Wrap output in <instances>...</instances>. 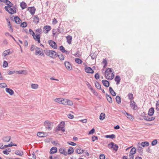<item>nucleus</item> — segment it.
Here are the masks:
<instances>
[{"label": "nucleus", "instance_id": "obj_1", "mask_svg": "<svg viewBox=\"0 0 159 159\" xmlns=\"http://www.w3.org/2000/svg\"><path fill=\"white\" fill-rule=\"evenodd\" d=\"M44 53L51 58L55 59L57 57V53L53 50L45 49L43 50Z\"/></svg>", "mask_w": 159, "mask_h": 159}, {"label": "nucleus", "instance_id": "obj_2", "mask_svg": "<svg viewBox=\"0 0 159 159\" xmlns=\"http://www.w3.org/2000/svg\"><path fill=\"white\" fill-rule=\"evenodd\" d=\"M36 32L38 33H36L35 36V38H34V39L36 41H37L38 43H40V35L42 33V30L41 28H38L36 30Z\"/></svg>", "mask_w": 159, "mask_h": 159}, {"label": "nucleus", "instance_id": "obj_3", "mask_svg": "<svg viewBox=\"0 0 159 159\" xmlns=\"http://www.w3.org/2000/svg\"><path fill=\"white\" fill-rule=\"evenodd\" d=\"M151 80L153 83L157 84L159 80V75L158 74L154 73L151 76Z\"/></svg>", "mask_w": 159, "mask_h": 159}, {"label": "nucleus", "instance_id": "obj_4", "mask_svg": "<svg viewBox=\"0 0 159 159\" xmlns=\"http://www.w3.org/2000/svg\"><path fill=\"white\" fill-rule=\"evenodd\" d=\"M53 124L52 122H51L49 121L46 120L44 122V125L45 126L46 129L50 130L52 129L51 126Z\"/></svg>", "mask_w": 159, "mask_h": 159}, {"label": "nucleus", "instance_id": "obj_5", "mask_svg": "<svg viewBox=\"0 0 159 159\" xmlns=\"http://www.w3.org/2000/svg\"><path fill=\"white\" fill-rule=\"evenodd\" d=\"M108 146L109 148H113L114 150L116 151L118 150V146L112 142H111L109 143L108 144Z\"/></svg>", "mask_w": 159, "mask_h": 159}, {"label": "nucleus", "instance_id": "obj_6", "mask_svg": "<svg viewBox=\"0 0 159 159\" xmlns=\"http://www.w3.org/2000/svg\"><path fill=\"white\" fill-rule=\"evenodd\" d=\"M48 43L50 46L53 48L57 49V46L56 43L54 41L52 40H49L48 41Z\"/></svg>", "mask_w": 159, "mask_h": 159}, {"label": "nucleus", "instance_id": "obj_7", "mask_svg": "<svg viewBox=\"0 0 159 159\" xmlns=\"http://www.w3.org/2000/svg\"><path fill=\"white\" fill-rule=\"evenodd\" d=\"M64 64L68 70H70L72 69V66L69 62L65 61Z\"/></svg>", "mask_w": 159, "mask_h": 159}, {"label": "nucleus", "instance_id": "obj_8", "mask_svg": "<svg viewBox=\"0 0 159 159\" xmlns=\"http://www.w3.org/2000/svg\"><path fill=\"white\" fill-rule=\"evenodd\" d=\"M130 106L133 110H136L138 108V107L134 101L130 100Z\"/></svg>", "mask_w": 159, "mask_h": 159}, {"label": "nucleus", "instance_id": "obj_9", "mask_svg": "<svg viewBox=\"0 0 159 159\" xmlns=\"http://www.w3.org/2000/svg\"><path fill=\"white\" fill-rule=\"evenodd\" d=\"M40 48H39L37 47L36 48L35 54L36 55L39 54V55L44 57V55L43 52L40 50Z\"/></svg>", "mask_w": 159, "mask_h": 159}, {"label": "nucleus", "instance_id": "obj_10", "mask_svg": "<svg viewBox=\"0 0 159 159\" xmlns=\"http://www.w3.org/2000/svg\"><path fill=\"white\" fill-rule=\"evenodd\" d=\"M51 27L49 25H46L43 27V32L45 34H47L51 30Z\"/></svg>", "mask_w": 159, "mask_h": 159}, {"label": "nucleus", "instance_id": "obj_11", "mask_svg": "<svg viewBox=\"0 0 159 159\" xmlns=\"http://www.w3.org/2000/svg\"><path fill=\"white\" fill-rule=\"evenodd\" d=\"M85 71L88 73L93 74L94 72L93 70L90 67H85Z\"/></svg>", "mask_w": 159, "mask_h": 159}, {"label": "nucleus", "instance_id": "obj_12", "mask_svg": "<svg viewBox=\"0 0 159 159\" xmlns=\"http://www.w3.org/2000/svg\"><path fill=\"white\" fill-rule=\"evenodd\" d=\"M35 10V8L34 7H29L27 9V10L29 11V12L32 15H33L34 14Z\"/></svg>", "mask_w": 159, "mask_h": 159}, {"label": "nucleus", "instance_id": "obj_13", "mask_svg": "<svg viewBox=\"0 0 159 159\" xmlns=\"http://www.w3.org/2000/svg\"><path fill=\"white\" fill-rule=\"evenodd\" d=\"M155 118L154 117L148 116H145L143 117V119L147 121H151L155 120Z\"/></svg>", "mask_w": 159, "mask_h": 159}, {"label": "nucleus", "instance_id": "obj_14", "mask_svg": "<svg viewBox=\"0 0 159 159\" xmlns=\"http://www.w3.org/2000/svg\"><path fill=\"white\" fill-rule=\"evenodd\" d=\"M85 150H84L80 147L77 148L75 150V152L78 154H81L83 153Z\"/></svg>", "mask_w": 159, "mask_h": 159}, {"label": "nucleus", "instance_id": "obj_15", "mask_svg": "<svg viewBox=\"0 0 159 159\" xmlns=\"http://www.w3.org/2000/svg\"><path fill=\"white\" fill-rule=\"evenodd\" d=\"M154 112V108L153 107H152L149 110L148 115L150 116H152L153 115Z\"/></svg>", "mask_w": 159, "mask_h": 159}, {"label": "nucleus", "instance_id": "obj_16", "mask_svg": "<svg viewBox=\"0 0 159 159\" xmlns=\"http://www.w3.org/2000/svg\"><path fill=\"white\" fill-rule=\"evenodd\" d=\"M57 147H52L50 150V153L51 154H54L57 152Z\"/></svg>", "mask_w": 159, "mask_h": 159}, {"label": "nucleus", "instance_id": "obj_17", "mask_svg": "<svg viewBox=\"0 0 159 159\" xmlns=\"http://www.w3.org/2000/svg\"><path fill=\"white\" fill-rule=\"evenodd\" d=\"M12 53V52L10 51V49H8L4 51L2 53V56L5 57L8 54H10Z\"/></svg>", "mask_w": 159, "mask_h": 159}, {"label": "nucleus", "instance_id": "obj_18", "mask_svg": "<svg viewBox=\"0 0 159 159\" xmlns=\"http://www.w3.org/2000/svg\"><path fill=\"white\" fill-rule=\"evenodd\" d=\"M14 19L15 23L17 24H20L21 22V20L17 16H15Z\"/></svg>", "mask_w": 159, "mask_h": 159}, {"label": "nucleus", "instance_id": "obj_19", "mask_svg": "<svg viewBox=\"0 0 159 159\" xmlns=\"http://www.w3.org/2000/svg\"><path fill=\"white\" fill-rule=\"evenodd\" d=\"M102 82L103 85L106 87H108L110 85L109 82L106 80H102Z\"/></svg>", "mask_w": 159, "mask_h": 159}, {"label": "nucleus", "instance_id": "obj_20", "mask_svg": "<svg viewBox=\"0 0 159 159\" xmlns=\"http://www.w3.org/2000/svg\"><path fill=\"white\" fill-rule=\"evenodd\" d=\"M59 152H60L62 154H64L65 156H66L67 154V152L66 151L65 149L63 148H60L59 150Z\"/></svg>", "mask_w": 159, "mask_h": 159}, {"label": "nucleus", "instance_id": "obj_21", "mask_svg": "<svg viewBox=\"0 0 159 159\" xmlns=\"http://www.w3.org/2000/svg\"><path fill=\"white\" fill-rule=\"evenodd\" d=\"M121 80L120 77L119 75H116L115 78V80L116 82V84H119Z\"/></svg>", "mask_w": 159, "mask_h": 159}, {"label": "nucleus", "instance_id": "obj_22", "mask_svg": "<svg viewBox=\"0 0 159 159\" xmlns=\"http://www.w3.org/2000/svg\"><path fill=\"white\" fill-rule=\"evenodd\" d=\"M11 139V137L10 136H6L3 137L2 138V140L4 142H8Z\"/></svg>", "mask_w": 159, "mask_h": 159}, {"label": "nucleus", "instance_id": "obj_23", "mask_svg": "<svg viewBox=\"0 0 159 159\" xmlns=\"http://www.w3.org/2000/svg\"><path fill=\"white\" fill-rule=\"evenodd\" d=\"M16 74L26 75L27 74V71L26 70H19L16 71Z\"/></svg>", "mask_w": 159, "mask_h": 159}, {"label": "nucleus", "instance_id": "obj_24", "mask_svg": "<svg viewBox=\"0 0 159 159\" xmlns=\"http://www.w3.org/2000/svg\"><path fill=\"white\" fill-rule=\"evenodd\" d=\"M6 91L11 95H12L14 93L12 89L9 88H6Z\"/></svg>", "mask_w": 159, "mask_h": 159}, {"label": "nucleus", "instance_id": "obj_25", "mask_svg": "<svg viewBox=\"0 0 159 159\" xmlns=\"http://www.w3.org/2000/svg\"><path fill=\"white\" fill-rule=\"evenodd\" d=\"M106 97L107 101L110 103L112 102V100L111 97L110 95L108 94L107 93L106 94Z\"/></svg>", "mask_w": 159, "mask_h": 159}, {"label": "nucleus", "instance_id": "obj_26", "mask_svg": "<svg viewBox=\"0 0 159 159\" xmlns=\"http://www.w3.org/2000/svg\"><path fill=\"white\" fill-rule=\"evenodd\" d=\"M39 18L37 15L35 16L34 18V22L36 24H38L39 22Z\"/></svg>", "mask_w": 159, "mask_h": 159}, {"label": "nucleus", "instance_id": "obj_27", "mask_svg": "<svg viewBox=\"0 0 159 159\" xmlns=\"http://www.w3.org/2000/svg\"><path fill=\"white\" fill-rule=\"evenodd\" d=\"M109 90L110 93L113 96H115L116 95V93L114 91L112 88L111 87H110L109 88Z\"/></svg>", "mask_w": 159, "mask_h": 159}, {"label": "nucleus", "instance_id": "obj_28", "mask_svg": "<svg viewBox=\"0 0 159 159\" xmlns=\"http://www.w3.org/2000/svg\"><path fill=\"white\" fill-rule=\"evenodd\" d=\"M124 113L125 114L127 115L128 116L127 118L129 119L130 120H132L134 119L133 116L131 115L125 111H124Z\"/></svg>", "mask_w": 159, "mask_h": 159}, {"label": "nucleus", "instance_id": "obj_29", "mask_svg": "<svg viewBox=\"0 0 159 159\" xmlns=\"http://www.w3.org/2000/svg\"><path fill=\"white\" fill-rule=\"evenodd\" d=\"M105 138H110L112 139L115 138L116 136L114 134L111 135H107L105 136Z\"/></svg>", "mask_w": 159, "mask_h": 159}, {"label": "nucleus", "instance_id": "obj_30", "mask_svg": "<svg viewBox=\"0 0 159 159\" xmlns=\"http://www.w3.org/2000/svg\"><path fill=\"white\" fill-rule=\"evenodd\" d=\"M149 143L147 141L143 142L141 143V146L143 147L148 146L149 145Z\"/></svg>", "mask_w": 159, "mask_h": 159}, {"label": "nucleus", "instance_id": "obj_31", "mask_svg": "<svg viewBox=\"0 0 159 159\" xmlns=\"http://www.w3.org/2000/svg\"><path fill=\"white\" fill-rule=\"evenodd\" d=\"M11 151V149L10 148H8L2 151V152L5 154L8 155L9 154L8 152Z\"/></svg>", "mask_w": 159, "mask_h": 159}, {"label": "nucleus", "instance_id": "obj_32", "mask_svg": "<svg viewBox=\"0 0 159 159\" xmlns=\"http://www.w3.org/2000/svg\"><path fill=\"white\" fill-rule=\"evenodd\" d=\"M20 6L22 9H24L26 8L27 5L24 2H22L20 3Z\"/></svg>", "mask_w": 159, "mask_h": 159}, {"label": "nucleus", "instance_id": "obj_33", "mask_svg": "<svg viewBox=\"0 0 159 159\" xmlns=\"http://www.w3.org/2000/svg\"><path fill=\"white\" fill-rule=\"evenodd\" d=\"M15 153L17 155L21 156L23 154V152L22 151H20L19 150H16L15 152Z\"/></svg>", "mask_w": 159, "mask_h": 159}, {"label": "nucleus", "instance_id": "obj_34", "mask_svg": "<svg viewBox=\"0 0 159 159\" xmlns=\"http://www.w3.org/2000/svg\"><path fill=\"white\" fill-rule=\"evenodd\" d=\"M116 100L117 103L118 104H120L121 102V99L120 97L117 95L116 97Z\"/></svg>", "mask_w": 159, "mask_h": 159}, {"label": "nucleus", "instance_id": "obj_35", "mask_svg": "<svg viewBox=\"0 0 159 159\" xmlns=\"http://www.w3.org/2000/svg\"><path fill=\"white\" fill-rule=\"evenodd\" d=\"M95 87L99 89H101V85L99 82L96 81L95 82Z\"/></svg>", "mask_w": 159, "mask_h": 159}, {"label": "nucleus", "instance_id": "obj_36", "mask_svg": "<svg viewBox=\"0 0 159 159\" xmlns=\"http://www.w3.org/2000/svg\"><path fill=\"white\" fill-rule=\"evenodd\" d=\"M46 134V133L44 132H38L37 134V135L40 137H43L45 136V135Z\"/></svg>", "mask_w": 159, "mask_h": 159}, {"label": "nucleus", "instance_id": "obj_37", "mask_svg": "<svg viewBox=\"0 0 159 159\" xmlns=\"http://www.w3.org/2000/svg\"><path fill=\"white\" fill-rule=\"evenodd\" d=\"M5 3H6V4L9 7H13V4L8 0H6Z\"/></svg>", "mask_w": 159, "mask_h": 159}, {"label": "nucleus", "instance_id": "obj_38", "mask_svg": "<svg viewBox=\"0 0 159 159\" xmlns=\"http://www.w3.org/2000/svg\"><path fill=\"white\" fill-rule=\"evenodd\" d=\"M74 152V149L73 148L70 147L69 148L68 150V154L70 155L72 154Z\"/></svg>", "mask_w": 159, "mask_h": 159}, {"label": "nucleus", "instance_id": "obj_39", "mask_svg": "<svg viewBox=\"0 0 159 159\" xmlns=\"http://www.w3.org/2000/svg\"><path fill=\"white\" fill-rule=\"evenodd\" d=\"M105 117V115L104 113H101L99 116V119L100 120H102L104 119Z\"/></svg>", "mask_w": 159, "mask_h": 159}, {"label": "nucleus", "instance_id": "obj_40", "mask_svg": "<svg viewBox=\"0 0 159 159\" xmlns=\"http://www.w3.org/2000/svg\"><path fill=\"white\" fill-rule=\"evenodd\" d=\"M9 13L11 14H12L14 13H16V10H14V9L13 8H11V7H9Z\"/></svg>", "mask_w": 159, "mask_h": 159}, {"label": "nucleus", "instance_id": "obj_41", "mask_svg": "<svg viewBox=\"0 0 159 159\" xmlns=\"http://www.w3.org/2000/svg\"><path fill=\"white\" fill-rule=\"evenodd\" d=\"M72 37L70 35H69L66 37L67 42L69 44L71 43V41L72 40Z\"/></svg>", "mask_w": 159, "mask_h": 159}, {"label": "nucleus", "instance_id": "obj_42", "mask_svg": "<svg viewBox=\"0 0 159 159\" xmlns=\"http://www.w3.org/2000/svg\"><path fill=\"white\" fill-rule=\"evenodd\" d=\"M102 63L104 64V65L103 66V68H105L107 67V60H106V58L103 59V61H102Z\"/></svg>", "mask_w": 159, "mask_h": 159}, {"label": "nucleus", "instance_id": "obj_43", "mask_svg": "<svg viewBox=\"0 0 159 159\" xmlns=\"http://www.w3.org/2000/svg\"><path fill=\"white\" fill-rule=\"evenodd\" d=\"M75 61L79 64H81L83 62L79 58H76L75 59Z\"/></svg>", "mask_w": 159, "mask_h": 159}, {"label": "nucleus", "instance_id": "obj_44", "mask_svg": "<svg viewBox=\"0 0 159 159\" xmlns=\"http://www.w3.org/2000/svg\"><path fill=\"white\" fill-rule=\"evenodd\" d=\"M136 153V148L134 147L132 148L129 154H134Z\"/></svg>", "mask_w": 159, "mask_h": 159}, {"label": "nucleus", "instance_id": "obj_45", "mask_svg": "<svg viewBox=\"0 0 159 159\" xmlns=\"http://www.w3.org/2000/svg\"><path fill=\"white\" fill-rule=\"evenodd\" d=\"M90 56H91L92 59H94L95 58H96L97 55L95 53H91L90 54Z\"/></svg>", "mask_w": 159, "mask_h": 159}, {"label": "nucleus", "instance_id": "obj_46", "mask_svg": "<svg viewBox=\"0 0 159 159\" xmlns=\"http://www.w3.org/2000/svg\"><path fill=\"white\" fill-rule=\"evenodd\" d=\"M12 146V142H11L10 144H9L8 145H5L3 147V148H2V149H4L6 148L11 147Z\"/></svg>", "mask_w": 159, "mask_h": 159}, {"label": "nucleus", "instance_id": "obj_47", "mask_svg": "<svg viewBox=\"0 0 159 159\" xmlns=\"http://www.w3.org/2000/svg\"><path fill=\"white\" fill-rule=\"evenodd\" d=\"M67 99H62L61 103L64 104V105H67Z\"/></svg>", "mask_w": 159, "mask_h": 159}, {"label": "nucleus", "instance_id": "obj_48", "mask_svg": "<svg viewBox=\"0 0 159 159\" xmlns=\"http://www.w3.org/2000/svg\"><path fill=\"white\" fill-rule=\"evenodd\" d=\"M27 25V23L26 22H24L23 23H22L20 25V26L23 28L26 27Z\"/></svg>", "mask_w": 159, "mask_h": 159}, {"label": "nucleus", "instance_id": "obj_49", "mask_svg": "<svg viewBox=\"0 0 159 159\" xmlns=\"http://www.w3.org/2000/svg\"><path fill=\"white\" fill-rule=\"evenodd\" d=\"M128 98L131 100L133 99L134 98L133 97V94L131 93H129L127 95Z\"/></svg>", "mask_w": 159, "mask_h": 159}, {"label": "nucleus", "instance_id": "obj_50", "mask_svg": "<svg viewBox=\"0 0 159 159\" xmlns=\"http://www.w3.org/2000/svg\"><path fill=\"white\" fill-rule=\"evenodd\" d=\"M29 33L33 36L34 39V38H35V35L34 32L31 29H30L29 30Z\"/></svg>", "mask_w": 159, "mask_h": 159}, {"label": "nucleus", "instance_id": "obj_51", "mask_svg": "<svg viewBox=\"0 0 159 159\" xmlns=\"http://www.w3.org/2000/svg\"><path fill=\"white\" fill-rule=\"evenodd\" d=\"M60 50L62 52H67V51L65 50L64 48L62 46L59 47Z\"/></svg>", "mask_w": 159, "mask_h": 159}, {"label": "nucleus", "instance_id": "obj_52", "mask_svg": "<svg viewBox=\"0 0 159 159\" xmlns=\"http://www.w3.org/2000/svg\"><path fill=\"white\" fill-rule=\"evenodd\" d=\"M57 57H58L61 60H63L64 59L65 57L61 53L60 55H58L57 54Z\"/></svg>", "mask_w": 159, "mask_h": 159}, {"label": "nucleus", "instance_id": "obj_53", "mask_svg": "<svg viewBox=\"0 0 159 159\" xmlns=\"http://www.w3.org/2000/svg\"><path fill=\"white\" fill-rule=\"evenodd\" d=\"M38 85L36 84H32L31 85V87L34 89H36L38 88Z\"/></svg>", "mask_w": 159, "mask_h": 159}, {"label": "nucleus", "instance_id": "obj_54", "mask_svg": "<svg viewBox=\"0 0 159 159\" xmlns=\"http://www.w3.org/2000/svg\"><path fill=\"white\" fill-rule=\"evenodd\" d=\"M137 150L139 152L142 153L143 151V148L142 147L139 146L138 147V148L137 149Z\"/></svg>", "mask_w": 159, "mask_h": 159}, {"label": "nucleus", "instance_id": "obj_55", "mask_svg": "<svg viewBox=\"0 0 159 159\" xmlns=\"http://www.w3.org/2000/svg\"><path fill=\"white\" fill-rule=\"evenodd\" d=\"M65 124V123L64 121H61L58 125L61 127V128H64Z\"/></svg>", "mask_w": 159, "mask_h": 159}, {"label": "nucleus", "instance_id": "obj_56", "mask_svg": "<svg viewBox=\"0 0 159 159\" xmlns=\"http://www.w3.org/2000/svg\"><path fill=\"white\" fill-rule=\"evenodd\" d=\"M157 143V140L156 139H155L152 142L151 144L152 146H154L156 145Z\"/></svg>", "mask_w": 159, "mask_h": 159}, {"label": "nucleus", "instance_id": "obj_57", "mask_svg": "<svg viewBox=\"0 0 159 159\" xmlns=\"http://www.w3.org/2000/svg\"><path fill=\"white\" fill-rule=\"evenodd\" d=\"M7 86V85L5 83H2L0 84V87L2 88H5Z\"/></svg>", "mask_w": 159, "mask_h": 159}, {"label": "nucleus", "instance_id": "obj_58", "mask_svg": "<svg viewBox=\"0 0 159 159\" xmlns=\"http://www.w3.org/2000/svg\"><path fill=\"white\" fill-rule=\"evenodd\" d=\"M62 99L61 98H57L55 100V102L61 103Z\"/></svg>", "mask_w": 159, "mask_h": 159}, {"label": "nucleus", "instance_id": "obj_59", "mask_svg": "<svg viewBox=\"0 0 159 159\" xmlns=\"http://www.w3.org/2000/svg\"><path fill=\"white\" fill-rule=\"evenodd\" d=\"M73 103L72 101L67 100V105H68L70 106H71L73 105Z\"/></svg>", "mask_w": 159, "mask_h": 159}, {"label": "nucleus", "instance_id": "obj_60", "mask_svg": "<svg viewBox=\"0 0 159 159\" xmlns=\"http://www.w3.org/2000/svg\"><path fill=\"white\" fill-rule=\"evenodd\" d=\"M105 78L108 80V77L110 78L109 76V73H108V72H107V73H106L105 72Z\"/></svg>", "mask_w": 159, "mask_h": 159}, {"label": "nucleus", "instance_id": "obj_61", "mask_svg": "<svg viewBox=\"0 0 159 159\" xmlns=\"http://www.w3.org/2000/svg\"><path fill=\"white\" fill-rule=\"evenodd\" d=\"M8 66L7 62L6 61H4L3 62V66L5 68L6 67Z\"/></svg>", "mask_w": 159, "mask_h": 159}, {"label": "nucleus", "instance_id": "obj_62", "mask_svg": "<svg viewBox=\"0 0 159 159\" xmlns=\"http://www.w3.org/2000/svg\"><path fill=\"white\" fill-rule=\"evenodd\" d=\"M92 138L93 142L94 141L96 140H98V138L97 136L93 135L92 136Z\"/></svg>", "mask_w": 159, "mask_h": 159}, {"label": "nucleus", "instance_id": "obj_63", "mask_svg": "<svg viewBox=\"0 0 159 159\" xmlns=\"http://www.w3.org/2000/svg\"><path fill=\"white\" fill-rule=\"evenodd\" d=\"M91 90L95 95L96 96L98 95V93L95 91V89H93V88H91Z\"/></svg>", "mask_w": 159, "mask_h": 159}, {"label": "nucleus", "instance_id": "obj_64", "mask_svg": "<svg viewBox=\"0 0 159 159\" xmlns=\"http://www.w3.org/2000/svg\"><path fill=\"white\" fill-rule=\"evenodd\" d=\"M67 143L69 145H70L72 146H75L76 145V144L73 142L68 141L67 142Z\"/></svg>", "mask_w": 159, "mask_h": 159}]
</instances>
